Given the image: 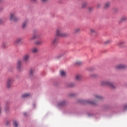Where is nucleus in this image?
I'll list each match as a JSON object with an SVG mask.
<instances>
[{"mask_svg":"<svg viewBox=\"0 0 127 127\" xmlns=\"http://www.w3.org/2000/svg\"><path fill=\"white\" fill-rule=\"evenodd\" d=\"M41 1H42V2H46V1H47V0H41Z\"/></svg>","mask_w":127,"mask_h":127,"instance_id":"obj_35","label":"nucleus"},{"mask_svg":"<svg viewBox=\"0 0 127 127\" xmlns=\"http://www.w3.org/2000/svg\"><path fill=\"white\" fill-rule=\"evenodd\" d=\"M38 39L39 38V35H36L33 36L31 38L29 39L30 41H31L32 40H34V39Z\"/></svg>","mask_w":127,"mask_h":127,"instance_id":"obj_11","label":"nucleus"},{"mask_svg":"<svg viewBox=\"0 0 127 127\" xmlns=\"http://www.w3.org/2000/svg\"><path fill=\"white\" fill-rule=\"evenodd\" d=\"M5 111L6 113H8V111H9L8 109H5Z\"/></svg>","mask_w":127,"mask_h":127,"instance_id":"obj_34","label":"nucleus"},{"mask_svg":"<svg viewBox=\"0 0 127 127\" xmlns=\"http://www.w3.org/2000/svg\"><path fill=\"white\" fill-rule=\"evenodd\" d=\"M110 5H111V2H107L105 3L104 7L105 8H108V7H110Z\"/></svg>","mask_w":127,"mask_h":127,"instance_id":"obj_16","label":"nucleus"},{"mask_svg":"<svg viewBox=\"0 0 127 127\" xmlns=\"http://www.w3.org/2000/svg\"><path fill=\"white\" fill-rule=\"evenodd\" d=\"M89 32L90 34H94V33H97V30H96V29L94 28H91L89 29Z\"/></svg>","mask_w":127,"mask_h":127,"instance_id":"obj_10","label":"nucleus"},{"mask_svg":"<svg viewBox=\"0 0 127 127\" xmlns=\"http://www.w3.org/2000/svg\"><path fill=\"white\" fill-rule=\"evenodd\" d=\"M34 72H35V69L34 68H31L29 70V76L30 77H32V76H33V74H34Z\"/></svg>","mask_w":127,"mask_h":127,"instance_id":"obj_9","label":"nucleus"},{"mask_svg":"<svg viewBox=\"0 0 127 127\" xmlns=\"http://www.w3.org/2000/svg\"><path fill=\"white\" fill-rule=\"evenodd\" d=\"M31 52L32 53H37L38 52V49L36 47H34L32 48Z\"/></svg>","mask_w":127,"mask_h":127,"instance_id":"obj_12","label":"nucleus"},{"mask_svg":"<svg viewBox=\"0 0 127 127\" xmlns=\"http://www.w3.org/2000/svg\"><path fill=\"white\" fill-rule=\"evenodd\" d=\"M80 31H81V29L79 28H77L74 29V32L75 33H78V32H80Z\"/></svg>","mask_w":127,"mask_h":127,"instance_id":"obj_23","label":"nucleus"},{"mask_svg":"<svg viewBox=\"0 0 127 127\" xmlns=\"http://www.w3.org/2000/svg\"><path fill=\"white\" fill-rule=\"evenodd\" d=\"M29 54H26L23 56V61L24 62H28L29 61Z\"/></svg>","mask_w":127,"mask_h":127,"instance_id":"obj_7","label":"nucleus"},{"mask_svg":"<svg viewBox=\"0 0 127 127\" xmlns=\"http://www.w3.org/2000/svg\"><path fill=\"white\" fill-rule=\"evenodd\" d=\"M65 105V101H62L59 104V106H63Z\"/></svg>","mask_w":127,"mask_h":127,"instance_id":"obj_31","label":"nucleus"},{"mask_svg":"<svg viewBox=\"0 0 127 127\" xmlns=\"http://www.w3.org/2000/svg\"><path fill=\"white\" fill-rule=\"evenodd\" d=\"M91 78H96L98 77V75L96 74H92L90 75Z\"/></svg>","mask_w":127,"mask_h":127,"instance_id":"obj_24","label":"nucleus"},{"mask_svg":"<svg viewBox=\"0 0 127 127\" xmlns=\"http://www.w3.org/2000/svg\"><path fill=\"white\" fill-rule=\"evenodd\" d=\"M13 83V79L12 78H8L7 79L6 83V86L7 88H10L11 87V85H12Z\"/></svg>","mask_w":127,"mask_h":127,"instance_id":"obj_5","label":"nucleus"},{"mask_svg":"<svg viewBox=\"0 0 127 127\" xmlns=\"http://www.w3.org/2000/svg\"><path fill=\"white\" fill-rule=\"evenodd\" d=\"M62 31H63L62 27H59L56 29L55 35L56 39H59L60 37H67L69 36V34L67 33H63Z\"/></svg>","mask_w":127,"mask_h":127,"instance_id":"obj_1","label":"nucleus"},{"mask_svg":"<svg viewBox=\"0 0 127 127\" xmlns=\"http://www.w3.org/2000/svg\"><path fill=\"white\" fill-rule=\"evenodd\" d=\"M23 115H24V116H26V113H23Z\"/></svg>","mask_w":127,"mask_h":127,"instance_id":"obj_38","label":"nucleus"},{"mask_svg":"<svg viewBox=\"0 0 127 127\" xmlns=\"http://www.w3.org/2000/svg\"><path fill=\"white\" fill-rule=\"evenodd\" d=\"M21 38H18V39H16L15 40V43H19L20 42H21Z\"/></svg>","mask_w":127,"mask_h":127,"instance_id":"obj_22","label":"nucleus"},{"mask_svg":"<svg viewBox=\"0 0 127 127\" xmlns=\"http://www.w3.org/2000/svg\"><path fill=\"white\" fill-rule=\"evenodd\" d=\"M126 109H127V105H126V106L124 107V110H126Z\"/></svg>","mask_w":127,"mask_h":127,"instance_id":"obj_37","label":"nucleus"},{"mask_svg":"<svg viewBox=\"0 0 127 127\" xmlns=\"http://www.w3.org/2000/svg\"><path fill=\"white\" fill-rule=\"evenodd\" d=\"M41 43H42V42L41 41H36V44H37V45H39L41 44Z\"/></svg>","mask_w":127,"mask_h":127,"instance_id":"obj_26","label":"nucleus"},{"mask_svg":"<svg viewBox=\"0 0 127 127\" xmlns=\"http://www.w3.org/2000/svg\"><path fill=\"white\" fill-rule=\"evenodd\" d=\"M61 76H62V77H65L66 76V72L64 70H61L60 71Z\"/></svg>","mask_w":127,"mask_h":127,"instance_id":"obj_17","label":"nucleus"},{"mask_svg":"<svg viewBox=\"0 0 127 127\" xmlns=\"http://www.w3.org/2000/svg\"><path fill=\"white\" fill-rule=\"evenodd\" d=\"M9 20L13 21H18L19 18L16 17V12L11 13L9 16Z\"/></svg>","mask_w":127,"mask_h":127,"instance_id":"obj_4","label":"nucleus"},{"mask_svg":"<svg viewBox=\"0 0 127 127\" xmlns=\"http://www.w3.org/2000/svg\"><path fill=\"white\" fill-rule=\"evenodd\" d=\"M76 80H77V81H80V80H81L82 79V75H77L76 76Z\"/></svg>","mask_w":127,"mask_h":127,"instance_id":"obj_19","label":"nucleus"},{"mask_svg":"<svg viewBox=\"0 0 127 127\" xmlns=\"http://www.w3.org/2000/svg\"><path fill=\"white\" fill-rule=\"evenodd\" d=\"M103 99V97L100 96L99 95H95L94 99V101H92L91 100H80L79 102L81 104H90L91 105H96L97 104V102L98 101H100Z\"/></svg>","mask_w":127,"mask_h":127,"instance_id":"obj_2","label":"nucleus"},{"mask_svg":"<svg viewBox=\"0 0 127 127\" xmlns=\"http://www.w3.org/2000/svg\"><path fill=\"white\" fill-rule=\"evenodd\" d=\"M112 42V40H107L105 42V44H110V43H111Z\"/></svg>","mask_w":127,"mask_h":127,"instance_id":"obj_27","label":"nucleus"},{"mask_svg":"<svg viewBox=\"0 0 127 127\" xmlns=\"http://www.w3.org/2000/svg\"><path fill=\"white\" fill-rule=\"evenodd\" d=\"M13 126L15 127H17L18 126V124H17V122H16V121L13 122Z\"/></svg>","mask_w":127,"mask_h":127,"instance_id":"obj_25","label":"nucleus"},{"mask_svg":"<svg viewBox=\"0 0 127 127\" xmlns=\"http://www.w3.org/2000/svg\"><path fill=\"white\" fill-rule=\"evenodd\" d=\"M116 69H127V65L126 64H119L116 66Z\"/></svg>","mask_w":127,"mask_h":127,"instance_id":"obj_6","label":"nucleus"},{"mask_svg":"<svg viewBox=\"0 0 127 127\" xmlns=\"http://www.w3.org/2000/svg\"><path fill=\"white\" fill-rule=\"evenodd\" d=\"M30 96V93H24L21 95V98H27V97H29Z\"/></svg>","mask_w":127,"mask_h":127,"instance_id":"obj_15","label":"nucleus"},{"mask_svg":"<svg viewBox=\"0 0 127 127\" xmlns=\"http://www.w3.org/2000/svg\"><path fill=\"white\" fill-rule=\"evenodd\" d=\"M2 23H3V20H2V19H0V24H2Z\"/></svg>","mask_w":127,"mask_h":127,"instance_id":"obj_32","label":"nucleus"},{"mask_svg":"<svg viewBox=\"0 0 127 127\" xmlns=\"http://www.w3.org/2000/svg\"><path fill=\"white\" fill-rule=\"evenodd\" d=\"M100 85H101V86H108L112 89H115L116 88V86H115L114 83L111 82V81L109 80H103L101 81Z\"/></svg>","mask_w":127,"mask_h":127,"instance_id":"obj_3","label":"nucleus"},{"mask_svg":"<svg viewBox=\"0 0 127 127\" xmlns=\"http://www.w3.org/2000/svg\"><path fill=\"white\" fill-rule=\"evenodd\" d=\"M69 96H70V97H74V94H70L69 95Z\"/></svg>","mask_w":127,"mask_h":127,"instance_id":"obj_36","label":"nucleus"},{"mask_svg":"<svg viewBox=\"0 0 127 127\" xmlns=\"http://www.w3.org/2000/svg\"><path fill=\"white\" fill-rule=\"evenodd\" d=\"M88 10L89 11H92V10H93V8L92 7H90L88 8Z\"/></svg>","mask_w":127,"mask_h":127,"instance_id":"obj_33","label":"nucleus"},{"mask_svg":"<svg viewBox=\"0 0 127 127\" xmlns=\"http://www.w3.org/2000/svg\"><path fill=\"white\" fill-rule=\"evenodd\" d=\"M75 86V84L73 83H70L68 84V87H74Z\"/></svg>","mask_w":127,"mask_h":127,"instance_id":"obj_30","label":"nucleus"},{"mask_svg":"<svg viewBox=\"0 0 127 127\" xmlns=\"http://www.w3.org/2000/svg\"><path fill=\"white\" fill-rule=\"evenodd\" d=\"M58 39H56V36H55V39L52 41V44L54 45L57 44L58 43Z\"/></svg>","mask_w":127,"mask_h":127,"instance_id":"obj_14","label":"nucleus"},{"mask_svg":"<svg viewBox=\"0 0 127 127\" xmlns=\"http://www.w3.org/2000/svg\"><path fill=\"white\" fill-rule=\"evenodd\" d=\"M2 113V107H1V104L0 103V115H1Z\"/></svg>","mask_w":127,"mask_h":127,"instance_id":"obj_28","label":"nucleus"},{"mask_svg":"<svg viewBox=\"0 0 127 127\" xmlns=\"http://www.w3.org/2000/svg\"><path fill=\"white\" fill-rule=\"evenodd\" d=\"M17 69H20L21 68V61H18L17 63Z\"/></svg>","mask_w":127,"mask_h":127,"instance_id":"obj_13","label":"nucleus"},{"mask_svg":"<svg viewBox=\"0 0 127 127\" xmlns=\"http://www.w3.org/2000/svg\"><path fill=\"white\" fill-rule=\"evenodd\" d=\"M32 1H36V0H31Z\"/></svg>","mask_w":127,"mask_h":127,"instance_id":"obj_39","label":"nucleus"},{"mask_svg":"<svg viewBox=\"0 0 127 127\" xmlns=\"http://www.w3.org/2000/svg\"><path fill=\"white\" fill-rule=\"evenodd\" d=\"M125 43H126L124 41H120L119 42L118 45L120 47H122L123 46V45H124V44H125Z\"/></svg>","mask_w":127,"mask_h":127,"instance_id":"obj_21","label":"nucleus"},{"mask_svg":"<svg viewBox=\"0 0 127 127\" xmlns=\"http://www.w3.org/2000/svg\"><path fill=\"white\" fill-rule=\"evenodd\" d=\"M87 6V2H83L82 4H81V8H85V7H86Z\"/></svg>","mask_w":127,"mask_h":127,"instance_id":"obj_20","label":"nucleus"},{"mask_svg":"<svg viewBox=\"0 0 127 127\" xmlns=\"http://www.w3.org/2000/svg\"><path fill=\"white\" fill-rule=\"evenodd\" d=\"M2 1V0H0V2H1Z\"/></svg>","mask_w":127,"mask_h":127,"instance_id":"obj_40","label":"nucleus"},{"mask_svg":"<svg viewBox=\"0 0 127 127\" xmlns=\"http://www.w3.org/2000/svg\"><path fill=\"white\" fill-rule=\"evenodd\" d=\"M28 24V19H26L22 23L21 28H23V29L26 28V27L27 26Z\"/></svg>","mask_w":127,"mask_h":127,"instance_id":"obj_8","label":"nucleus"},{"mask_svg":"<svg viewBox=\"0 0 127 127\" xmlns=\"http://www.w3.org/2000/svg\"><path fill=\"white\" fill-rule=\"evenodd\" d=\"M75 64L76 65H81V64H82V62H81L80 61H77L75 62Z\"/></svg>","mask_w":127,"mask_h":127,"instance_id":"obj_29","label":"nucleus"},{"mask_svg":"<svg viewBox=\"0 0 127 127\" xmlns=\"http://www.w3.org/2000/svg\"><path fill=\"white\" fill-rule=\"evenodd\" d=\"M121 22H124V21H127V16H123L120 19Z\"/></svg>","mask_w":127,"mask_h":127,"instance_id":"obj_18","label":"nucleus"}]
</instances>
